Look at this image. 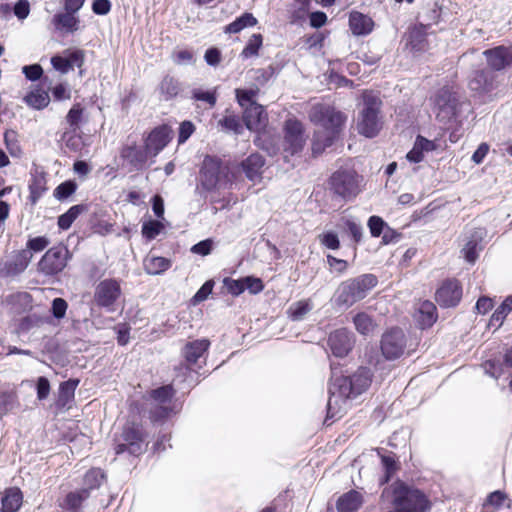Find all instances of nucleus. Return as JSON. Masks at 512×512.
<instances>
[{"mask_svg":"<svg viewBox=\"0 0 512 512\" xmlns=\"http://www.w3.org/2000/svg\"><path fill=\"white\" fill-rule=\"evenodd\" d=\"M192 98L197 101L207 102L211 107L216 104V95L214 92L203 91L201 89H194L192 91Z\"/></svg>","mask_w":512,"mask_h":512,"instance_id":"obj_54","label":"nucleus"},{"mask_svg":"<svg viewBox=\"0 0 512 512\" xmlns=\"http://www.w3.org/2000/svg\"><path fill=\"white\" fill-rule=\"evenodd\" d=\"M381 462L385 471V477L382 483H386L390 480V477L394 474V472L397 470V464L392 456L382 455L381 456Z\"/></svg>","mask_w":512,"mask_h":512,"instance_id":"obj_48","label":"nucleus"},{"mask_svg":"<svg viewBox=\"0 0 512 512\" xmlns=\"http://www.w3.org/2000/svg\"><path fill=\"white\" fill-rule=\"evenodd\" d=\"M18 407L19 401L15 391H7L0 394V416L6 415Z\"/></svg>","mask_w":512,"mask_h":512,"instance_id":"obj_35","label":"nucleus"},{"mask_svg":"<svg viewBox=\"0 0 512 512\" xmlns=\"http://www.w3.org/2000/svg\"><path fill=\"white\" fill-rule=\"evenodd\" d=\"M306 143L301 122L296 119H288L284 125V139L282 141V154L286 162L290 157L299 155Z\"/></svg>","mask_w":512,"mask_h":512,"instance_id":"obj_8","label":"nucleus"},{"mask_svg":"<svg viewBox=\"0 0 512 512\" xmlns=\"http://www.w3.org/2000/svg\"><path fill=\"white\" fill-rule=\"evenodd\" d=\"M51 64L56 70L60 71L61 73H67L72 68L71 60L61 56L52 57Z\"/></svg>","mask_w":512,"mask_h":512,"instance_id":"obj_59","label":"nucleus"},{"mask_svg":"<svg viewBox=\"0 0 512 512\" xmlns=\"http://www.w3.org/2000/svg\"><path fill=\"white\" fill-rule=\"evenodd\" d=\"M362 177L350 166H342L330 177V186L335 194L345 199L354 198L360 192Z\"/></svg>","mask_w":512,"mask_h":512,"instance_id":"obj_7","label":"nucleus"},{"mask_svg":"<svg viewBox=\"0 0 512 512\" xmlns=\"http://www.w3.org/2000/svg\"><path fill=\"white\" fill-rule=\"evenodd\" d=\"M69 251L65 246H54L46 251L38 263L39 271L47 276L60 273L67 265Z\"/></svg>","mask_w":512,"mask_h":512,"instance_id":"obj_9","label":"nucleus"},{"mask_svg":"<svg viewBox=\"0 0 512 512\" xmlns=\"http://www.w3.org/2000/svg\"><path fill=\"white\" fill-rule=\"evenodd\" d=\"M257 24V19L251 13H244L235 21L226 26L225 31L228 33H239L246 27H253Z\"/></svg>","mask_w":512,"mask_h":512,"instance_id":"obj_34","label":"nucleus"},{"mask_svg":"<svg viewBox=\"0 0 512 512\" xmlns=\"http://www.w3.org/2000/svg\"><path fill=\"white\" fill-rule=\"evenodd\" d=\"M88 498V489H80L68 493L60 503L62 512H84V502Z\"/></svg>","mask_w":512,"mask_h":512,"instance_id":"obj_22","label":"nucleus"},{"mask_svg":"<svg viewBox=\"0 0 512 512\" xmlns=\"http://www.w3.org/2000/svg\"><path fill=\"white\" fill-rule=\"evenodd\" d=\"M349 27L356 36L368 35L373 30L374 22L369 16L353 11L349 16Z\"/></svg>","mask_w":512,"mask_h":512,"instance_id":"obj_24","label":"nucleus"},{"mask_svg":"<svg viewBox=\"0 0 512 512\" xmlns=\"http://www.w3.org/2000/svg\"><path fill=\"white\" fill-rule=\"evenodd\" d=\"M376 284L377 278L373 274H363L342 282L337 289V305H353L357 301L365 298Z\"/></svg>","mask_w":512,"mask_h":512,"instance_id":"obj_5","label":"nucleus"},{"mask_svg":"<svg viewBox=\"0 0 512 512\" xmlns=\"http://www.w3.org/2000/svg\"><path fill=\"white\" fill-rule=\"evenodd\" d=\"M195 125L188 120L183 121L179 127L178 143H185L189 137L194 133Z\"/></svg>","mask_w":512,"mask_h":512,"instance_id":"obj_52","label":"nucleus"},{"mask_svg":"<svg viewBox=\"0 0 512 512\" xmlns=\"http://www.w3.org/2000/svg\"><path fill=\"white\" fill-rule=\"evenodd\" d=\"M79 385L78 379H69L62 382L59 386V395L57 404L60 407H70V403L74 399L75 390Z\"/></svg>","mask_w":512,"mask_h":512,"instance_id":"obj_30","label":"nucleus"},{"mask_svg":"<svg viewBox=\"0 0 512 512\" xmlns=\"http://www.w3.org/2000/svg\"><path fill=\"white\" fill-rule=\"evenodd\" d=\"M123 443L115 447L116 454L128 451L132 455H139L144 451V440L139 428L126 426L122 433Z\"/></svg>","mask_w":512,"mask_h":512,"instance_id":"obj_15","label":"nucleus"},{"mask_svg":"<svg viewBox=\"0 0 512 512\" xmlns=\"http://www.w3.org/2000/svg\"><path fill=\"white\" fill-rule=\"evenodd\" d=\"M236 98L239 105L244 109L243 120L246 127L251 131L259 130L266 121L265 109L255 102L257 90L236 89Z\"/></svg>","mask_w":512,"mask_h":512,"instance_id":"obj_6","label":"nucleus"},{"mask_svg":"<svg viewBox=\"0 0 512 512\" xmlns=\"http://www.w3.org/2000/svg\"><path fill=\"white\" fill-rule=\"evenodd\" d=\"M505 368H507L505 366V363L501 364L494 360H488L483 363L484 372L495 379H498L501 375L505 373Z\"/></svg>","mask_w":512,"mask_h":512,"instance_id":"obj_45","label":"nucleus"},{"mask_svg":"<svg viewBox=\"0 0 512 512\" xmlns=\"http://www.w3.org/2000/svg\"><path fill=\"white\" fill-rule=\"evenodd\" d=\"M50 241L45 236H38L34 237L28 240L26 244V248L32 253V252H41L43 251L48 245Z\"/></svg>","mask_w":512,"mask_h":512,"instance_id":"obj_47","label":"nucleus"},{"mask_svg":"<svg viewBox=\"0 0 512 512\" xmlns=\"http://www.w3.org/2000/svg\"><path fill=\"white\" fill-rule=\"evenodd\" d=\"M363 106L359 111L356 127L359 134L367 137H375L382 128L380 116L381 100L372 91H364L362 94Z\"/></svg>","mask_w":512,"mask_h":512,"instance_id":"obj_4","label":"nucleus"},{"mask_svg":"<svg viewBox=\"0 0 512 512\" xmlns=\"http://www.w3.org/2000/svg\"><path fill=\"white\" fill-rule=\"evenodd\" d=\"M484 235L485 230L483 228H475L469 233V235L465 236V244L462 249V253L469 263H474L478 258V252L482 249L480 243L483 240Z\"/></svg>","mask_w":512,"mask_h":512,"instance_id":"obj_20","label":"nucleus"},{"mask_svg":"<svg viewBox=\"0 0 512 512\" xmlns=\"http://www.w3.org/2000/svg\"><path fill=\"white\" fill-rule=\"evenodd\" d=\"M143 265L147 274L160 275L171 267V261L165 257L148 256Z\"/></svg>","mask_w":512,"mask_h":512,"instance_id":"obj_31","label":"nucleus"},{"mask_svg":"<svg viewBox=\"0 0 512 512\" xmlns=\"http://www.w3.org/2000/svg\"><path fill=\"white\" fill-rule=\"evenodd\" d=\"M234 174L228 164L214 156H206L200 170V183L206 191H220L232 186Z\"/></svg>","mask_w":512,"mask_h":512,"instance_id":"obj_3","label":"nucleus"},{"mask_svg":"<svg viewBox=\"0 0 512 512\" xmlns=\"http://www.w3.org/2000/svg\"><path fill=\"white\" fill-rule=\"evenodd\" d=\"M319 241L328 249L337 250L340 247V241L337 234L331 231L319 235Z\"/></svg>","mask_w":512,"mask_h":512,"instance_id":"obj_50","label":"nucleus"},{"mask_svg":"<svg viewBox=\"0 0 512 512\" xmlns=\"http://www.w3.org/2000/svg\"><path fill=\"white\" fill-rule=\"evenodd\" d=\"M367 225L373 237H379L383 229L387 226L381 217L375 215L369 218Z\"/></svg>","mask_w":512,"mask_h":512,"instance_id":"obj_49","label":"nucleus"},{"mask_svg":"<svg viewBox=\"0 0 512 512\" xmlns=\"http://www.w3.org/2000/svg\"><path fill=\"white\" fill-rule=\"evenodd\" d=\"M371 374L367 368H359L351 376H337L332 372L327 403L328 417L339 419L347 411L349 402L368 389Z\"/></svg>","mask_w":512,"mask_h":512,"instance_id":"obj_1","label":"nucleus"},{"mask_svg":"<svg viewBox=\"0 0 512 512\" xmlns=\"http://www.w3.org/2000/svg\"><path fill=\"white\" fill-rule=\"evenodd\" d=\"M105 481V474L99 468H92L86 472L83 480V488L88 489L90 493L94 489H98Z\"/></svg>","mask_w":512,"mask_h":512,"instance_id":"obj_33","label":"nucleus"},{"mask_svg":"<svg viewBox=\"0 0 512 512\" xmlns=\"http://www.w3.org/2000/svg\"><path fill=\"white\" fill-rule=\"evenodd\" d=\"M459 99L447 88L441 89L435 98L436 117L442 123L452 120L457 114Z\"/></svg>","mask_w":512,"mask_h":512,"instance_id":"obj_11","label":"nucleus"},{"mask_svg":"<svg viewBox=\"0 0 512 512\" xmlns=\"http://www.w3.org/2000/svg\"><path fill=\"white\" fill-rule=\"evenodd\" d=\"M309 118L319 126L314 132L312 142L313 155H319L325 148L333 144L346 118L341 112L324 104L313 105L309 112Z\"/></svg>","mask_w":512,"mask_h":512,"instance_id":"obj_2","label":"nucleus"},{"mask_svg":"<svg viewBox=\"0 0 512 512\" xmlns=\"http://www.w3.org/2000/svg\"><path fill=\"white\" fill-rule=\"evenodd\" d=\"M173 394L174 391L170 385L162 386L151 392V398L160 405L151 411L153 420H158L168 415V408L162 405L168 403L173 397Z\"/></svg>","mask_w":512,"mask_h":512,"instance_id":"obj_21","label":"nucleus"},{"mask_svg":"<svg viewBox=\"0 0 512 512\" xmlns=\"http://www.w3.org/2000/svg\"><path fill=\"white\" fill-rule=\"evenodd\" d=\"M171 129L162 125L156 127L146 138L145 146L153 157H155L169 142Z\"/></svg>","mask_w":512,"mask_h":512,"instance_id":"obj_19","label":"nucleus"},{"mask_svg":"<svg viewBox=\"0 0 512 512\" xmlns=\"http://www.w3.org/2000/svg\"><path fill=\"white\" fill-rule=\"evenodd\" d=\"M468 86L476 93H488L498 86L497 74L490 70H479L473 73Z\"/></svg>","mask_w":512,"mask_h":512,"instance_id":"obj_16","label":"nucleus"},{"mask_svg":"<svg viewBox=\"0 0 512 512\" xmlns=\"http://www.w3.org/2000/svg\"><path fill=\"white\" fill-rule=\"evenodd\" d=\"M82 108L79 104H76L74 105L68 112L67 116H66V119H67V122L69 123V125L71 127H77L79 122H80V119H81V116H82Z\"/></svg>","mask_w":512,"mask_h":512,"instance_id":"obj_61","label":"nucleus"},{"mask_svg":"<svg viewBox=\"0 0 512 512\" xmlns=\"http://www.w3.org/2000/svg\"><path fill=\"white\" fill-rule=\"evenodd\" d=\"M33 254L26 248L19 251L15 257L14 265L18 271H23L31 262Z\"/></svg>","mask_w":512,"mask_h":512,"instance_id":"obj_46","label":"nucleus"},{"mask_svg":"<svg viewBox=\"0 0 512 512\" xmlns=\"http://www.w3.org/2000/svg\"><path fill=\"white\" fill-rule=\"evenodd\" d=\"M263 38L261 34H253L248 40L246 46L241 52V57L250 58L258 55V51L262 46Z\"/></svg>","mask_w":512,"mask_h":512,"instance_id":"obj_40","label":"nucleus"},{"mask_svg":"<svg viewBox=\"0 0 512 512\" xmlns=\"http://www.w3.org/2000/svg\"><path fill=\"white\" fill-rule=\"evenodd\" d=\"M30 13V3L28 0H18L14 5V14L20 19L24 20Z\"/></svg>","mask_w":512,"mask_h":512,"instance_id":"obj_57","label":"nucleus"},{"mask_svg":"<svg viewBox=\"0 0 512 512\" xmlns=\"http://www.w3.org/2000/svg\"><path fill=\"white\" fill-rule=\"evenodd\" d=\"M55 29L64 33H74L79 29L80 19L74 13H57L52 18Z\"/></svg>","mask_w":512,"mask_h":512,"instance_id":"obj_25","label":"nucleus"},{"mask_svg":"<svg viewBox=\"0 0 512 512\" xmlns=\"http://www.w3.org/2000/svg\"><path fill=\"white\" fill-rule=\"evenodd\" d=\"M50 393V383L49 380L41 376L37 379V398L39 400H44L48 397Z\"/></svg>","mask_w":512,"mask_h":512,"instance_id":"obj_60","label":"nucleus"},{"mask_svg":"<svg viewBox=\"0 0 512 512\" xmlns=\"http://www.w3.org/2000/svg\"><path fill=\"white\" fill-rule=\"evenodd\" d=\"M121 157L126 160L135 170L146 167L149 158L153 157L146 146L130 145L121 150Z\"/></svg>","mask_w":512,"mask_h":512,"instance_id":"obj_18","label":"nucleus"},{"mask_svg":"<svg viewBox=\"0 0 512 512\" xmlns=\"http://www.w3.org/2000/svg\"><path fill=\"white\" fill-rule=\"evenodd\" d=\"M462 298V287L459 281L448 279L442 283L435 293L436 302L444 308L455 307Z\"/></svg>","mask_w":512,"mask_h":512,"instance_id":"obj_12","label":"nucleus"},{"mask_svg":"<svg viewBox=\"0 0 512 512\" xmlns=\"http://www.w3.org/2000/svg\"><path fill=\"white\" fill-rule=\"evenodd\" d=\"M110 0H93L92 11L96 15H107L111 10Z\"/></svg>","mask_w":512,"mask_h":512,"instance_id":"obj_62","label":"nucleus"},{"mask_svg":"<svg viewBox=\"0 0 512 512\" xmlns=\"http://www.w3.org/2000/svg\"><path fill=\"white\" fill-rule=\"evenodd\" d=\"M487 65L494 73L505 69L512 63V53L504 46H498L483 52Z\"/></svg>","mask_w":512,"mask_h":512,"instance_id":"obj_17","label":"nucleus"},{"mask_svg":"<svg viewBox=\"0 0 512 512\" xmlns=\"http://www.w3.org/2000/svg\"><path fill=\"white\" fill-rule=\"evenodd\" d=\"M210 342L207 339H197L188 342L183 349V356L190 364H195L205 352H207Z\"/></svg>","mask_w":512,"mask_h":512,"instance_id":"obj_27","label":"nucleus"},{"mask_svg":"<svg viewBox=\"0 0 512 512\" xmlns=\"http://www.w3.org/2000/svg\"><path fill=\"white\" fill-rule=\"evenodd\" d=\"M23 495L18 488H9L2 497V512H17L22 505Z\"/></svg>","mask_w":512,"mask_h":512,"instance_id":"obj_29","label":"nucleus"},{"mask_svg":"<svg viewBox=\"0 0 512 512\" xmlns=\"http://www.w3.org/2000/svg\"><path fill=\"white\" fill-rule=\"evenodd\" d=\"M313 308V305L310 300H301L293 303L288 310L290 318L293 321H299L304 318V316L309 313Z\"/></svg>","mask_w":512,"mask_h":512,"instance_id":"obj_36","label":"nucleus"},{"mask_svg":"<svg viewBox=\"0 0 512 512\" xmlns=\"http://www.w3.org/2000/svg\"><path fill=\"white\" fill-rule=\"evenodd\" d=\"M163 229V224L157 220H150L142 225V234L149 240L156 238Z\"/></svg>","mask_w":512,"mask_h":512,"instance_id":"obj_43","label":"nucleus"},{"mask_svg":"<svg viewBox=\"0 0 512 512\" xmlns=\"http://www.w3.org/2000/svg\"><path fill=\"white\" fill-rule=\"evenodd\" d=\"M84 211L83 205H74L72 206L66 213L62 214L58 218V226L67 230L71 227L72 223L77 219V217Z\"/></svg>","mask_w":512,"mask_h":512,"instance_id":"obj_38","label":"nucleus"},{"mask_svg":"<svg viewBox=\"0 0 512 512\" xmlns=\"http://www.w3.org/2000/svg\"><path fill=\"white\" fill-rule=\"evenodd\" d=\"M160 91L166 96V99H170L179 92L178 82L174 78L166 76L160 84Z\"/></svg>","mask_w":512,"mask_h":512,"instance_id":"obj_41","label":"nucleus"},{"mask_svg":"<svg viewBox=\"0 0 512 512\" xmlns=\"http://www.w3.org/2000/svg\"><path fill=\"white\" fill-rule=\"evenodd\" d=\"M205 61L210 66H216L221 61V53L217 48H209L204 55Z\"/></svg>","mask_w":512,"mask_h":512,"instance_id":"obj_64","label":"nucleus"},{"mask_svg":"<svg viewBox=\"0 0 512 512\" xmlns=\"http://www.w3.org/2000/svg\"><path fill=\"white\" fill-rule=\"evenodd\" d=\"M362 504V494L359 491L350 490L338 498L336 508L338 512H355Z\"/></svg>","mask_w":512,"mask_h":512,"instance_id":"obj_26","label":"nucleus"},{"mask_svg":"<svg viewBox=\"0 0 512 512\" xmlns=\"http://www.w3.org/2000/svg\"><path fill=\"white\" fill-rule=\"evenodd\" d=\"M355 343L354 334L345 329H337L328 337V346L336 357H345L352 350Z\"/></svg>","mask_w":512,"mask_h":512,"instance_id":"obj_14","label":"nucleus"},{"mask_svg":"<svg viewBox=\"0 0 512 512\" xmlns=\"http://www.w3.org/2000/svg\"><path fill=\"white\" fill-rule=\"evenodd\" d=\"M213 286L214 284L212 281H206L194 295L193 302L200 303L206 300L208 296L212 293Z\"/></svg>","mask_w":512,"mask_h":512,"instance_id":"obj_58","label":"nucleus"},{"mask_svg":"<svg viewBox=\"0 0 512 512\" xmlns=\"http://www.w3.org/2000/svg\"><path fill=\"white\" fill-rule=\"evenodd\" d=\"M436 306L431 301H423L418 307L417 321L421 328L431 327L437 320Z\"/></svg>","mask_w":512,"mask_h":512,"instance_id":"obj_28","label":"nucleus"},{"mask_svg":"<svg viewBox=\"0 0 512 512\" xmlns=\"http://www.w3.org/2000/svg\"><path fill=\"white\" fill-rule=\"evenodd\" d=\"M512 311V295L508 296L495 310L490 319L491 325L500 326L506 316Z\"/></svg>","mask_w":512,"mask_h":512,"instance_id":"obj_37","label":"nucleus"},{"mask_svg":"<svg viewBox=\"0 0 512 512\" xmlns=\"http://www.w3.org/2000/svg\"><path fill=\"white\" fill-rule=\"evenodd\" d=\"M218 123L224 129L235 133H240L242 129L239 118L234 114H226Z\"/></svg>","mask_w":512,"mask_h":512,"instance_id":"obj_44","label":"nucleus"},{"mask_svg":"<svg viewBox=\"0 0 512 512\" xmlns=\"http://www.w3.org/2000/svg\"><path fill=\"white\" fill-rule=\"evenodd\" d=\"M68 304L63 298H55L52 301V314L57 319H62L67 311Z\"/></svg>","mask_w":512,"mask_h":512,"instance_id":"obj_56","label":"nucleus"},{"mask_svg":"<svg viewBox=\"0 0 512 512\" xmlns=\"http://www.w3.org/2000/svg\"><path fill=\"white\" fill-rule=\"evenodd\" d=\"M212 245H213L212 240L206 239V240L200 241L199 243L195 244L191 248V251L195 254L206 256V255L210 254V252L212 250Z\"/></svg>","mask_w":512,"mask_h":512,"instance_id":"obj_63","label":"nucleus"},{"mask_svg":"<svg viewBox=\"0 0 512 512\" xmlns=\"http://www.w3.org/2000/svg\"><path fill=\"white\" fill-rule=\"evenodd\" d=\"M22 72L28 80L36 81L41 78L43 69L39 64H33L24 66Z\"/></svg>","mask_w":512,"mask_h":512,"instance_id":"obj_55","label":"nucleus"},{"mask_svg":"<svg viewBox=\"0 0 512 512\" xmlns=\"http://www.w3.org/2000/svg\"><path fill=\"white\" fill-rule=\"evenodd\" d=\"M353 323L358 333L371 335L377 328V323L366 312H359L353 317Z\"/></svg>","mask_w":512,"mask_h":512,"instance_id":"obj_32","label":"nucleus"},{"mask_svg":"<svg viewBox=\"0 0 512 512\" xmlns=\"http://www.w3.org/2000/svg\"><path fill=\"white\" fill-rule=\"evenodd\" d=\"M120 283L115 279H105L99 282L94 293V300L100 307H111L120 297Z\"/></svg>","mask_w":512,"mask_h":512,"instance_id":"obj_13","label":"nucleus"},{"mask_svg":"<svg viewBox=\"0 0 512 512\" xmlns=\"http://www.w3.org/2000/svg\"><path fill=\"white\" fill-rule=\"evenodd\" d=\"M224 285L227 288L228 292L234 296H238L244 292L243 278L237 280L225 278Z\"/></svg>","mask_w":512,"mask_h":512,"instance_id":"obj_53","label":"nucleus"},{"mask_svg":"<svg viewBox=\"0 0 512 512\" xmlns=\"http://www.w3.org/2000/svg\"><path fill=\"white\" fill-rule=\"evenodd\" d=\"M77 185L73 181H65L58 185L54 190V196L58 200H64L76 191Z\"/></svg>","mask_w":512,"mask_h":512,"instance_id":"obj_42","label":"nucleus"},{"mask_svg":"<svg viewBox=\"0 0 512 512\" xmlns=\"http://www.w3.org/2000/svg\"><path fill=\"white\" fill-rule=\"evenodd\" d=\"M406 336L399 328H393L382 335L381 351L388 360L401 357L406 348Z\"/></svg>","mask_w":512,"mask_h":512,"instance_id":"obj_10","label":"nucleus"},{"mask_svg":"<svg viewBox=\"0 0 512 512\" xmlns=\"http://www.w3.org/2000/svg\"><path fill=\"white\" fill-rule=\"evenodd\" d=\"M24 100L30 107L43 109L49 104L50 98L48 93L44 91H36L29 93Z\"/></svg>","mask_w":512,"mask_h":512,"instance_id":"obj_39","label":"nucleus"},{"mask_svg":"<svg viewBox=\"0 0 512 512\" xmlns=\"http://www.w3.org/2000/svg\"><path fill=\"white\" fill-rule=\"evenodd\" d=\"M264 158L260 154H251L241 162V168L250 181H258L262 178Z\"/></svg>","mask_w":512,"mask_h":512,"instance_id":"obj_23","label":"nucleus"},{"mask_svg":"<svg viewBox=\"0 0 512 512\" xmlns=\"http://www.w3.org/2000/svg\"><path fill=\"white\" fill-rule=\"evenodd\" d=\"M244 291L248 290L251 294H257L264 288L262 280L260 278L247 276L243 278Z\"/></svg>","mask_w":512,"mask_h":512,"instance_id":"obj_51","label":"nucleus"}]
</instances>
